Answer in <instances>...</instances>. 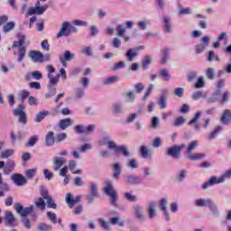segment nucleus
<instances>
[{
  "instance_id": "obj_61",
  "label": "nucleus",
  "mask_w": 231,
  "mask_h": 231,
  "mask_svg": "<svg viewBox=\"0 0 231 231\" xmlns=\"http://www.w3.org/2000/svg\"><path fill=\"white\" fill-rule=\"evenodd\" d=\"M201 97H203V92L201 91H196L192 94L191 98L193 100H199V98H201Z\"/></svg>"
},
{
  "instance_id": "obj_12",
  "label": "nucleus",
  "mask_w": 231,
  "mask_h": 231,
  "mask_svg": "<svg viewBox=\"0 0 231 231\" xmlns=\"http://www.w3.org/2000/svg\"><path fill=\"white\" fill-rule=\"evenodd\" d=\"M11 180H13L14 183H15V185L18 187H23L28 183L26 178L19 173H14L11 176Z\"/></svg>"
},
{
  "instance_id": "obj_52",
  "label": "nucleus",
  "mask_w": 231,
  "mask_h": 231,
  "mask_svg": "<svg viewBox=\"0 0 231 231\" xmlns=\"http://www.w3.org/2000/svg\"><path fill=\"white\" fill-rule=\"evenodd\" d=\"M43 176L48 181L53 179V172L50 171L48 169L43 170Z\"/></svg>"
},
{
  "instance_id": "obj_48",
  "label": "nucleus",
  "mask_w": 231,
  "mask_h": 231,
  "mask_svg": "<svg viewBox=\"0 0 231 231\" xmlns=\"http://www.w3.org/2000/svg\"><path fill=\"white\" fill-rule=\"evenodd\" d=\"M124 196H125V199L127 200V201H130V202H132V203H134V201H136V196H134V195H133V194H131V193H129V192H125V194H124Z\"/></svg>"
},
{
  "instance_id": "obj_34",
  "label": "nucleus",
  "mask_w": 231,
  "mask_h": 231,
  "mask_svg": "<svg viewBox=\"0 0 231 231\" xmlns=\"http://www.w3.org/2000/svg\"><path fill=\"white\" fill-rule=\"evenodd\" d=\"M223 131V126L219 125L217 126L214 131H212L208 136L209 140H214V138H216L217 136V134H219L220 132Z\"/></svg>"
},
{
  "instance_id": "obj_14",
  "label": "nucleus",
  "mask_w": 231,
  "mask_h": 231,
  "mask_svg": "<svg viewBox=\"0 0 231 231\" xmlns=\"http://www.w3.org/2000/svg\"><path fill=\"white\" fill-rule=\"evenodd\" d=\"M73 59H75V54L71 53L69 51H65L63 57L60 59V62L66 68V66H68L66 62H69L73 60Z\"/></svg>"
},
{
  "instance_id": "obj_2",
  "label": "nucleus",
  "mask_w": 231,
  "mask_h": 231,
  "mask_svg": "<svg viewBox=\"0 0 231 231\" xmlns=\"http://www.w3.org/2000/svg\"><path fill=\"white\" fill-rule=\"evenodd\" d=\"M198 147V141H192L186 149V153L188 160L195 162L196 160H203L205 158V153H192V151Z\"/></svg>"
},
{
  "instance_id": "obj_43",
  "label": "nucleus",
  "mask_w": 231,
  "mask_h": 231,
  "mask_svg": "<svg viewBox=\"0 0 231 231\" xmlns=\"http://www.w3.org/2000/svg\"><path fill=\"white\" fill-rule=\"evenodd\" d=\"M98 221L104 230L111 231V226H109V222L104 220V218H99Z\"/></svg>"
},
{
  "instance_id": "obj_23",
  "label": "nucleus",
  "mask_w": 231,
  "mask_h": 231,
  "mask_svg": "<svg viewBox=\"0 0 231 231\" xmlns=\"http://www.w3.org/2000/svg\"><path fill=\"white\" fill-rule=\"evenodd\" d=\"M134 216L137 219H140V221H143L145 219V216L143 215V211H142V208L140 206L136 205L134 208Z\"/></svg>"
},
{
  "instance_id": "obj_45",
  "label": "nucleus",
  "mask_w": 231,
  "mask_h": 231,
  "mask_svg": "<svg viewBox=\"0 0 231 231\" xmlns=\"http://www.w3.org/2000/svg\"><path fill=\"white\" fill-rule=\"evenodd\" d=\"M162 59L161 60V64H165L167 62V60H169V49L166 48L164 50H162Z\"/></svg>"
},
{
  "instance_id": "obj_13",
  "label": "nucleus",
  "mask_w": 231,
  "mask_h": 231,
  "mask_svg": "<svg viewBox=\"0 0 231 231\" xmlns=\"http://www.w3.org/2000/svg\"><path fill=\"white\" fill-rule=\"evenodd\" d=\"M14 116H19L20 124H26V113H24V106H20L14 111Z\"/></svg>"
},
{
  "instance_id": "obj_33",
  "label": "nucleus",
  "mask_w": 231,
  "mask_h": 231,
  "mask_svg": "<svg viewBox=\"0 0 231 231\" xmlns=\"http://www.w3.org/2000/svg\"><path fill=\"white\" fill-rule=\"evenodd\" d=\"M163 21H164V26H163L164 32H172V26L171 25V20H169V17L164 16Z\"/></svg>"
},
{
  "instance_id": "obj_40",
  "label": "nucleus",
  "mask_w": 231,
  "mask_h": 231,
  "mask_svg": "<svg viewBox=\"0 0 231 231\" xmlns=\"http://www.w3.org/2000/svg\"><path fill=\"white\" fill-rule=\"evenodd\" d=\"M2 160H6L7 158H10V156H14V150H5L0 154Z\"/></svg>"
},
{
  "instance_id": "obj_31",
  "label": "nucleus",
  "mask_w": 231,
  "mask_h": 231,
  "mask_svg": "<svg viewBox=\"0 0 231 231\" xmlns=\"http://www.w3.org/2000/svg\"><path fill=\"white\" fill-rule=\"evenodd\" d=\"M116 154H124L127 158L129 157V148L125 146H118L116 150Z\"/></svg>"
},
{
  "instance_id": "obj_49",
  "label": "nucleus",
  "mask_w": 231,
  "mask_h": 231,
  "mask_svg": "<svg viewBox=\"0 0 231 231\" xmlns=\"http://www.w3.org/2000/svg\"><path fill=\"white\" fill-rule=\"evenodd\" d=\"M90 194H92L93 196L98 197V189H97V184L95 182L90 183Z\"/></svg>"
},
{
  "instance_id": "obj_54",
  "label": "nucleus",
  "mask_w": 231,
  "mask_h": 231,
  "mask_svg": "<svg viewBox=\"0 0 231 231\" xmlns=\"http://www.w3.org/2000/svg\"><path fill=\"white\" fill-rule=\"evenodd\" d=\"M183 124H185V118L179 116L175 119L173 125L175 127H180V125H183Z\"/></svg>"
},
{
  "instance_id": "obj_10",
  "label": "nucleus",
  "mask_w": 231,
  "mask_h": 231,
  "mask_svg": "<svg viewBox=\"0 0 231 231\" xmlns=\"http://www.w3.org/2000/svg\"><path fill=\"white\" fill-rule=\"evenodd\" d=\"M41 196L44 199L45 205L49 208H57V203H55V200H53V198L48 193V189L46 188L42 187L41 188Z\"/></svg>"
},
{
  "instance_id": "obj_37",
  "label": "nucleus",
  "mask_w": 231,
  "mask_h": 231,
  "mask_svg": "<svg viewBox=\"0 0 231 231\" xmlns=\"http://www.w3.org/2000/svg\"><path fill=\"white\" fill-rule=\"evenodd\" d=\"M223 86H225V81L223 79L218 80L217 84V90L213 94L214 97H218L219 95H221V88H223Z\"/></svg>"
},
{
  "instance_id": "obj_17",
  "label": "nucleus",
  "mask_w": 231,
  "mask_h": 231,
  "mask_svg": "<svg viewBox=\"0 0 231 231\" xmlns=\"http://www.w3.org/2000/svg\"><path fill=\"white\" fill-rule=\"evenodd\" d=\"M220 122L222 124H224V125H228L229 124H231V110L230 109H225L221 118H220Z\"/></svg>"
},
{
  "instance_id": "obj_32",
  "label": "nucleus",
  "mask_w": 231,
  "mask_h": 231,
  "mask_svg": "<svg viewBox=\"0 0 231 231\" xmlns=\"http://www.w3.org/2000/svg\"><path fill=\"white\" fill-rule=\"evenodd\" d=\"M49 114H50V112H48V111L39 112L36 115V118H35L36 124H39V122H42V120H44V118H46V116H48Z\"/></svg>"
},
{
  "instance_id": "obj_63",
  "label": "nucleus",
  "mask_w": 231,
  "mask_h": 231,
  "mask_svg": "<svg viewBox=\"0 0 231 231\" xmlns=\"http://www.w3.org/2000/svg\"><path fill=\"white\" fill-rule=\"evenodd\" d=\"M187 176V171L181 170L178 175V181H183Z\"/></svg>"
},
{
  "instance_id": "obj_41",
  "label": "nucleus",
  "mask_w": 231,
  "mask_h": 231,
  "mask_svg": "<svg viewBox=\"0 0 231 231\" xmlns=\"http://www.w3.org/2000/svg\"><path fill=\"white\" fill-rule=\"evenodd\" d=\"M14 28H15V23L9 22L3 27V31L5 32V33H8V32H12Z\"/></svg>"
},
{
  "instance_id": "obj_44",
  "label": "nucleus",
  "mask_w": 231,
  "mask_h": 231,
  "mask_svg": "<svg viewBox=\"0 0 231 231\" xmlns=\"http://www.w3.org/2000/svg\"><path fill=\"white\" fill-rule=\"evenodd\" d=\"M111 225H118V226H124V221H120V217H113L110 218Z\"/></svg>"
},
{
  "instance_id": "obj_35",
  "label": "nucleus",
  "mask_w": 231,
  "mask_h": 231,
  "mask_svg": "<svg viewBox=\"0 0 231 231\" xmlns=\"http://www.w3.org/2000/svg\"><path fill=\"white\" fill-rule=\"evenodd\" d=\"M118 80H119L118 76H112V77L106 78V79L103 81V84H104L105 86H109V84H115V82H118Z\"/></svg>"
},
{
  "instance_id": "obj_36",
  "label": "nucleus",
  "mask_w": 231,
  "mask_h": 231,
  "mask_svg": "<svg viewBox=\"0 0 231 231\" xmlns=\"http://www.w3.org/2000/svg\"><path fill=\"white\" fill-rule=\"evenodd\" d=\"M206 77L208 80H214V77H216V69L214 68H208L206 69Z\"/></svg>"
},
{
  "instance_id": "obj_24",
  "label": "nucleus",
  "mask_w": 231,
  "mask_h": 231,
  "mask_svg": "<svg viewBox=\"0 0 231 231\" xmlns=\"http://www.w3.org/2000/svg\"><path fill=\"white\" fill-rule=\"evenodd\" d=\"M34 205L35 208H40V210H46V201L42 197H40L37 200H35Z\"/></svg>"
},
{
  "instance_id": "obj_51",
  "label": "nucleus",
  "mask_w": 231,
  "mask_h": 231,
  "mask_svg": "<svg viewBox=\"0 0 231 231\" xmlns=\"http://www.w3.org/2000/svg\"><path fill=\"white\" fill-rule=\"evenodd\" d=\"M116 30H117V35L119 37H124L125 35V28L124 27V25L122 24L117 25Z\"/></svg>"
},
{
  "instance_id": "obj_29",
  "label": "nucleus",
  "mask_w": 231,
  "mask_h": 231,
  "mask_svg": "<svg viewBox=\"0 0 231 231\" xmlns=\"http://www.w3.org/2000/svg\"><path fill=\"white\" fill-rule=\"evenodd\" d=\"M26 57V48L20 47L18 49L17 62H23Z\"/></svg>"
},
{
  "instance_id": "obj_56",
  "label": "nucleus",
  "mask_w": 231,
  "mask_h": 231,
  "mask_svg": "<svg viewBox=\"0 0 231 231\" xmlns=\"http://www.w3.org/2000/svg\"><path fill=\"white\" fill-rule=\"evenodd\" d=\"M47 217H49L50 221L53 223L54 225H57V216H55L52 212H47Z\"/></svg>"
},
{
  "instance_id": "obj_22",
  "label": "nucleus",
  "mask_w": 231,
  "mask_h": 231,
  "mask_svg": "<svg viewBox=\"0 0 231 231\" xmlns=\"http://www.w3.org/2000/svg\"><path fill=\"white\" fill-rule=\"evenodd\" d=\"M142 178L138 176L126 177V183H130V185H139V183H142Z\"/></svg>"
},
{
  "instance_id": "obj_38",
  "label": "nucleus",
  "mask_w": 231,
  "mask_h": 231,
  "mask_svg": "<svg viewBox=\"0 0 231 231\" xmlns=\"http://www.w3.org/2000/svg\"><path fill=\"white\" fill-rule=\"evenodd\" d=\"M140 154L142 158L147 159L151 156V152H149V149L145 146H141L140 147Z\"/></svg>"
},
{
  "instance_id": "obj_4",
  "label": "nucleus",
  "mask_w": 231,
  "mask_h": 231,
  "mask_svg": "<svg viewBox=\"0 0 231 231\" xmlns=\"http://www.w3.org/2000/svg\"><path fill=\"white\" fill-rule=\"evenodd\" d=\"M104 192L111 199L113 207H118V203H116V201H118V193H116V190L113 188V183H111V181L106 182V185L104 188Z\"/></svg>"
},
{
  "instance_id": "obj_28",
  "label": "nucleus",
  "mask_w": 231,
  "mask_h": 231,
  "mask_svg": "<svg viewBox=\"0 0 231 231\" xmlns=\"http://www.w3.org/2000/svg\"><path fill=\"white\" fill-rule=\"evenodd\" d=\"M113 169H114L113 177L116 180H118L120 174H122V167L120 166V164L118 162H116L113 165Z\"/></svg>"
},
{
  "instance_id": "obj_18",
  "label": "nucleus",
  "mask_w": 231,
  "mask_h": 231,
  "mask_svg": "<svg viewBox=\"0 0 231 231\" xmlns=\"http://www.w3.org/2000/svg\"><path fill=\"white\" fill-rule=\"evenodd\" d=\"M4 221L7 225H11V226H15V217L14 216L12 211H10V210L5 211V216L4 217Z\"/></svg>"
},
{
  "instance_id": "obj_7",
  "label": "nucleus",
  "mask_w": 231,
  "mask_h": 231,
  "mask_svg": "<svg viewBox=\"0 0 231 231\" xmlns=\"http://www.w3.org/2000/svg\"><path fill=\"white\" fill-rule=\"evenodd\" d=\"M29 59H31L32 62H37L38 64H42V62L50 60V57L48 55L44 56V54L40 51H30Z\"/></svg>"
},
{
  "instance_id": "obj_58",
  "label": "nucleus",
  "mask_w": 231,
  "mask_h": 231,
  "mask_svg": "<svg viewBox=\"0 0 231 231\" xmlns=\"http://www.w3.org/2000/svg\"><path fill=\"white\" fill-rule=\"evenodd\" d=\"M125 63L124 61H119L116 63L113 67V70L116 71L117 69H122V68H125Z\"/></svg>"
},
{
  "instance_id": "obj_5",
  "label": "nucleus",
  "mask_w": 231,
  "mask_h": 231,
  "mask_svg": "<svg viewBox=\"0 0 231 231\" xmlns=\"http://www.w3.org/2000/svg\"><path fill=\"white\" fill-rule=\"evenodd\" d=\"M195 205L197 207H208L214 216H217L219 214V211L217 210V206H216V204H214V202L210 199H199L195 201Z\"/></svg>"
},
{
  "instance_id": "obj_50",
  "label": "nucleus",
  "mask_w": 231,
  "mask_h": 231,
  "mask_svg": "<svg viewBox=\"0 0 231 231\" xmlns=\"http://www.w3.org/2000/svg\"><path fill=\"white\" fill-rule=\"evenodd\" d=\"M35 174H37V168L29 169V170L26 171V177L29 180H32V178H33V176H35Z\"/></svg>"
},
{
  "instance_id": "obj_57",
  "label": "nucleus",
  "mask_w": 231,
  "mask_h": 231,
  "mask_svg": "<svg viewBox=\"0 0 231 231\" xmlns=\"http://www.w3.org/2000/svg\"><path fill=\"white\" fill-rule=\"evenodd\" d=\"M167 199H162L160 200V207H161V210H162V212H165L167 210Z\"/></svg>"
},
{
  "instance_id": "obj_9",
  "label": "nucleus",
  "mask_w": 231,
  "mask_h": 231,
  "mask_svg": "<svg viewBox=\"0 0 231 231\" xmlns=\"http://www.w3.org/2000/svg\"><path fill=\"white\" fill-rule=\"evenodd\" d=\"M14 210L19 214L22 217L27 218L33 210H35V206L31 205L27 208L23 207L21 203H17L14 207Z\"/></svg>"
},
{
  "instance_id": "obj_46",
  "label": "nucleus",
  "mask_w": 231,
  "mask_h": 231,
  "mask_svg": "<svg viewBox=\"0 0 231 231\" xmlns=\"http://www.w3.org/2000/svg\"><path fill=\"white\" fill-rule=\"evenodd\" d=\"M161 76L166 82H169V80H171V75L169 74V71H167V69H163L161 70Z\"/></svg>"
},
{
  "instance_id": "obj_15",
  "label": "nucleus",
  "mask_w": 231,
  "mask_h": 231,
  "mask_svg": "<svg viewBox=\"0 0 231 231\" xmlns=\"http://www.w3.org/2000/svg\"><path fill=\"white\" fill-rule=\"evenodd\" d=\"M80 199V196L73 198L71 197V193H68L66 196V203L70 208H73L77 203H79Z\"/></svg>"
},
{
  "instance_id": "obj_8",
  "label": "nucleus",
  "mask_w": 231,
  "mask_h": 231,
  "mask_svg": "<svg viewBox=\"0 0 231 231\" xmlns=\"http://www.w3.org/2000/svg\"><path fill=\"white\" fill-rule=\"evenodd\" d=\"M183 149H187V145L185 143H181L180 145H173L168 148L166 154L168 156H171L175 160H180V154L183 151Z\"/></svg>"
},
{
  "instance_id": "obj_62",
  "label": "nucleus",
  "mask_w": 231,
  "mask_h": 231,
  "mask_svg": "<svg viewBox=\"0 0 231 231\" xmlns=\"http://www.w3.org/2000/svg\"><path fill=\"white\" fill-rule=\"evenodd\" d=\"M32 77L35 79V80H41V79H42V74L38 70H35L32 72Z\"/></svg>"
},
{
  "instance_id": "obj_26",
  "label": "nucleus",
  "mask_w": 231,
  "mask_h": 231,
  "mask_svg": "<svg viewBox=\"0 0 231 231\" xmlns=\"http://www.w3.org/2000/svg\"><path fill=\"white\" fill-rule=\"evenodd\" d=\"M69 169L72 171V174H82V170H75L77 169V162L76 161H69Z\"/></svg>"
},
{
  "instance_id": "obj_20",
  "label": "nucleus",
  "mask_w": 231,
  "mask_h": 231,
  "mask_svg": "<svg viewBox=\"0 0 231 231\" xmlns=\"http://www.w3.org/2000/svg\"><path fill=\"white\" fill-rule=\"evenodd\" d=\"M59 125L60 129L65 131V129H68V127L73 125V120H71V118L61 119L60 120Z\"/></svg>"
},
{
  "instance_id": "obj_21",
  "label": "nucleus",
  "mask_w": 231,
  "mask_h": 231,
  "mask_svg": "<svg viewBox=\"0 0 231 231\" xmlns=\"http://www.w3.org/2000/svg\"><path fill=\"white\" fill-rule=\"evenodd\" d=\"M54 133L53 132H49L46 136H45V142L46 145L48 147H51V145L55 144V137H54Z\"/></svg>"
},
{
  "instance_id": "obj_55",
  "label": "nucleus",
  "mask_w": 231,
  "mask_h": 231,
  "mask_svg": "<svg viewBox=\"0 0 231 231\" xmlns=\"http://www.w3.org/2000/svg\"><path fill=\"white\" fill-rule=\"evenodd\" d=\"M85 129L86 127L82 125H78L74 127V131L77 134H82V133H85Z\"/></svg>"
},
{
  "instance_id": "obj_42",
  "label": "nucleus",
  "mask_w": 231,
  "mask_h": 231,
  "mask_svg": "<svg viewBox=\"0 0 231 231\" xmlns=\"http://www.w3.org/2000/svg\"><path fill=\"white\" fill-rule=\"evenodd\" d=\"M152 62V59L150 55H146L142 62V66L143 69H147V68H149V64H151Z\"/></svg>"
},
{
  "instance_id": "obj_60",
  "label": "nucleus",
  "mask_w": 231,
  "mask_h": 231,
  "mask_svg": "<svg viewBox=\"0 0 231 231\" xmlns=\"http://www.w3.org/2000/svg\"><path fill=\"white\" fill-rule=\"evenodd\" d=\"M29 88H31L32 89H41V83L37 81L30 82Z\"/></svg>"
},
{
  "instance_id": "obj_53",
  "label": "nucleus",
  "mask_w": 231,
  "mask_h": 231,
  "mask_svg": "<svg viewBox=\"0 0 231 231\" xmlns=\"http://www.w3.org/2000/svg\"><path fill=\"white\" fill-rule=\"evenodd\" d=\"M205 86V80L202 77L199 78L196 84H195V89H200V88H204Z\"/></svg>"
},
{
  "instance_id": "obj_39",
  "label": "nucleus",
  "mask_w": 231,
  "mask_h": 231,
  "mask_svg": "<svg viewBox=\"0 0 231 231\" xmlns=\"http://www.w3.org/2000/svg\"><path fill=\"white\" fill-rule=\"evenodd\" d=\"M37 142H39V136L37 135H32L29 141L25 143L26 147H33V145H35V143H37Z\"/></svg>"
},
{
  "instance_id": "obj_1",
  "label": "nucleus",
  "mask_w": 231,
  "mask_h": 231,
  "mask_svg": "<svg viewBox=\"0 0 231 231\" xmlns=\"http://www.w3.org/2000/svg\"><path fill=\"white\" fill-rule=\"evenodd\" d=\"M47 77L49 79V83L47 85V89L50 92L45 94L46 98H51V97H55V93L57 92V84H59V76H53L55 73V68L51 65L47 66Z\"/></svg>"
},
{
  "instance_id": "obj_3",
  "label": "nucleus",
  "mask_w": 231,
  "mask_h": 231,
  "mask_svg": "<svg viewBox=\"0 0 231 231\" xmlns=\"http://www.w3.org/2000/svg\"><path fill=\"white\" fill-rule=\"evenodd\" d=\"M231 170L226 171L220 178L217 179L216 176H212L208 181L205 182L202 185L203 190L208 189V187H212V185H217V183H223L226 178H230Z\"/></svg>"
},
{
  "instance_id": "obj_25",
  "label": "nucleus",
  "mask_w": 231,
  "mask_h": 231,
  "mask_svg": "<svg viewBox=\"0 0 231 231\" xmlns=\"http://www.w3.org/2000/svg\"><path fill=\"white\" fill-rule=\"evenodd\" d=\"M51 228H52L51 225L44 222H41L36 226L37 231H51Z\"/></svg>"
},
{
  "instance_id": "obj_27",
  "label": "nucleus",
  "mask_w": 231,
  "mask_h": 231,
  "mask_svg": "<svg viewBox=\"0 0 231 231\" xmlns=\"http://www.w3.org/2000/svg\"><path fill=\"white\" fill-rule=\"evenodd\" d=\"M156 204L154 202H151L148 207V216L150 219H152L156 216Z\"/></svg>"
},
{
  "instance_id": "obj_16",
  "label": "nucleus",
  "mask_w": 231,
  "mask_h": 231,
  "mask_svg": "<svg viewBox=\"0 0 231 231\" xmlns=\"http://www.w3.org/2000/svg\"><path fill=\"white\" fill-rule=\"evenodd\" d=\"M215 98L218 100L219 104L222 106L227 104L230 98V92L228 90H226L223 93L220 92V95L218 97H215Z\"/></svg>"
},
{
  "instance_id": "obj_64",
  "label": "nucleus",
  "mask_w": 231,
  "mask_h": 231,
  "mask_svg": "<svg viewBox=\"0 0 231 231\" xmlns=\"http://www.w3.org/2000/svg\"><path fill=\"white\" fill-rule=\"evenodd\" d=\"M174 93H175L176 97H179V98H181V97H183V88H176L174 89Z\"/></svg>"
},
{
  "instance_id": "obj_19",
  "label": "nucleus",
  "mask_w": 231,
  "mask_h": 231,
  "mask_svg": "<svg viewBox=\"0 0 231 231\" xmlns=\"http://www.w3.org/2000/svg\"><path fill=\"white\" fill-rule=\"evenodd\" d=\"M140 49H129L126 53H125V57L127 58V60L129 62H133V60H134V59H136V57H138V51Z\"/></svg>"
},
{
  "instance_id": "obj_11",
  "label": "nucleus",
  "mask_w": 231,
  "mask_h": 231,
  "mask_svg": "<svg viewBox=\"0 0 231 231\" xmlns=\"http://www.w3.org/2000/svg\"><path fill=\"white\" fill-rule=\"evenodd\" d=\"M77 32L75 26L69 24L68 22H64L61 26V30L59 32V37H68L71 33Z\"/></svg>"
},
{
  "instance_id": "obj_47",
  "label": "nucleus",
  "mask_w": 231,
  "mask_h": 231,
  "mask_svg": "<svg viewBox=\"0 0 231 231\" xmlns=\"http://www.w3.org/2000/svg\"><path fill=\"white\" fill-rule=\"evenodd\" d=\"M159 106L161 109H165L167 107V97H165L164 95L161 96L160 101H159Z\"/></svg>"
},
{
  "instance_id": "obj_30",
  "label": "nucleus",
  "mask_w": 231,
  "mask_h": 231,
  "mask_svg": "<svg viewBox=\"0 0 231 231\" xmlns=\"http://www.w3.org/2000/svg\"><path fill=\"white\" fill-rule=\"evenodd\" d=\"M19 42H14V48H23V45L26 42V38L23 34L18 35Z\"/></svg>"
},
{
  "instance_id": "obj_6",
  "label": "nucleus",
  "mask_w": 231,
  "mask_h": 231,
  "mask_svg": "<svg viewBox=\"0 0 231 231\" xmlns=\"http://www.w3.org/2000/svg\"><path fill=\"white\" fill-rule=\"evenodd\" d=\"M49 6L48 5H45L43 6H41V2L37 0L35 6L31 7L26 13L25 17H30V15H42L44 12L48 10Z\"/></svg>"
},
{
  "instance_id": "obj_59",
  "label": "nucleus",
  "mask_w": 231,
  "mask_h": 231,
  "mask_svg": "<svg viewBox=\"0 0 231 231\" xmlns=\"http://www.w3.org/2000/svg\"><path fill=\"white\" fill-rule=\"evenodd\" d=\"M95 198H98V196L93 195V194H91V193H89V194H88V195L86 196V199H87V201H88V203L89 205H91V203H93V201H95Z\"/></svg>"
}]
</instances>
